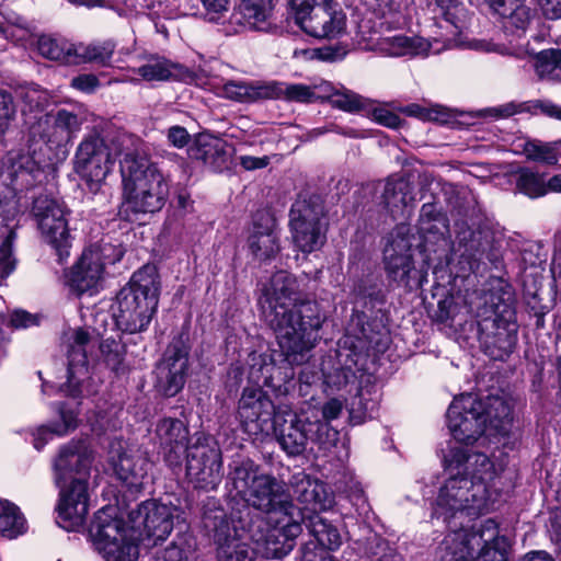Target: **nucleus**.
Segmentation results:
<instances>
[{
  "label": "nucleus",
  "mask_w": 561,
  "mask_h": 561,
  "mask_svg": "<svg viewBox=\"0 0 561 561\" xmlns=\"http://www.w3.org/2000/svg\"><path fill=\"white\" fill-rule=\"evenodd\" d=\"M512 408L500 396L455 398L446 412V423L455 443L448 444L443 468L448 476L440 488L432 518L442 519L448 527L458 513L480 515L493 505L492 485L496 477L493 461L483 453L469 447L488 428L497 434L512 425Z\"/></svg>",
  "instance_id": "obj_1"
},
{
  "label": "nucleus",
  "mask_w": 561,
  "mask_h": 561,
  "mask_svg": "<svg viewBox=\"0 0 561 561\" xmlns=\"http://www.w3.org/2000/svg\"><path fill=\"white\" fill-rule=\"evenodd\" d=\"M184 512L156 499L142 501L128 513V520L118 516L117 510L106 505L99 510L88 528L95 550L105 561H136L139 541H164L172 530L187 524Z\"/></svg>",
  "instance_id": "obj_2"
},
{
  "label": "nucleus",
  "mask_w": 561,
  "mask_h": 561,
  "mask_svg": "<svg viewBox=\"0 0 561 561\" xmlns=\"http://www.w3.org/2000/svg\"><path fill=\"white\" fill-rule=\"evenodd\" d=\"M257 306L273 332L320 335L325 320L316 300L302 298L297 277L283 270L276 271L262 285Z\"/></svg>",
  "instance_id": "obj_3"
},
{
  "label": "nucleus",
  "mask_w": 561,
  "mask_h": 561,
  "mask_svg": "<svg viewBox=\"0 0 561 561\" xmlns=\"http://www.w3.org/2000/svg\"><path fill=\"white\" fill-rule=\"evenodd\" d=\"M420 243L417 248L423 255V265L414 266L412 248L407 240H401L397 247L386 249L383 264L389 282L396 283L409 290L423 287L427 283V268L432 253L444 249L450 238L449 219L438 203L422 205L416 224Z\"/></svg>",
  "instance_id": "obj_4"
},
{
  "label": "nucleus",
  "mask_w": 561,
  "mask_h": 561,
  "mask_svg": "<svg viewBox=\"0 0 561 561\" xmlns=\"http://www.w3.org/2000/svg\"><path fill=\"white\" fill-rule=\"evenodd\" d=\"M478 339L483 353L493 360H506L518 341L516 296L503 279L483 289L476 306Z\"/></svg>",
  "instance_id": "obj_5"
},
{
  "label": "nucleus",
  "mask_w": 561,
  "mask_h": 561,
  "mask_svg": "<svg viewBox=\"0 0 561 561\" xmlns=\"http://www.w3.org/2000/svg\"><path fill=\"white\" fill-rule=\"evenodd\" d=\"M122 194L117 215L121 220L141 224L160 213L170 196V180L157 162L127 153L121 161Z\"/></svg>",
  "instance_id": "obj_6"
},
{
  "label": "nucleus",
  "mask_w": 561,
  "mask_h": 561,
  "mask_svg": "<svg viewBox=\"0 0 561 561\" xmlns=\"http://www.w3.org/2000/svg\"><path fill=\"white\" fill-rule=\"evenodd\" d=\"M278 350L249 354V383L271 388L276 396H285L294 388L295 367L308 362L311 350L321 339L314 334L274 332Z\"/></svg>",
  "instance_id": "obj_7"
},
{
  "label": "nucleus",
  "mask_w": 561,
  "mask_h": 561,
  "mask_svg": "<svg viewBox=\"0 0 561 561\" xmlns=\"http://www.w3.org/2000/svg\"><path fill=\"white\" fill-rule=\"evenodd\" d=\"M93 458L79 443L62 446L55 461L58 471L59 499L56 505V524L77 531L89 514V478Z\"/></svg>",
  "instance_id": "obj_8"
},
{
  "label": "nucleus",
  "mask_w": 561,
  "mask_h": 561,
  "mask_svg": "<svg viewBox=\"0 0 561 561\" xmlns=\"http://www.w3.org/2000/svg\"><path fill=\"white\" fill-rule=\"evenodd\" d=\"M354 308L347 331L365 337L376 351H383L389 343V311L386 309L388 290L382 275L363 270L350 278Z\"/></svg>",
  "instance_id": "obj_9"
},
{
  "label": "nucleus",
  "mask_w": 561,
  "mask_h": 561,
  "mask_svg": "<svg viewBox=\"0 0 561 561\" xmlns=\"http://www.w3.org/2000/svg\"><path fill=\"white\" fill-rule=\"evenodd\" d=\"M161 289L158 267L151 263L139 267L116 294L111 325L127 334L146 332L158 312Z\"/></svg>",
  "instance_id": "obj_10"
},
{
  "label": "nucleus",
  "mask_w": 561,
  "mask_h": 561,
  "mask_svg": "<svg viewBox=\"0 0 561 561\" xmlns=\"http://www.w3.org/2000/svg\"><path fill=\"white\" fill-rule=\"evenodd\" d=\"M53 118V124L46 130L42 128V122L30 128L28 149L32 153L20 157L19 161L13 164L15 178H25L26 187L41 182L38 176L51 164L53 159L48 157V162L45 161L37 153V149L39 152L45 148L48 151L61 150L65 153L67 146L72 142L81 129L82 119L78 114L66 108L58 110Z\"/></svg>",
  "instance_id": "obj_11"
},
{
  "label": "nucleus",
  "mask_w": 561,
  "mask_h": 561,
  "mask_svg": "<svg viewBox=\"0 0 561 561\" xmlns=\"http://www.w3.org/2000/svg\"><path fill=\"white\" fill-rule=\"evenodd\" d=\"M271 433L288 456L304 454L309 442L321 449H330L340 439L339 431H332L325 422H312L288 404H278V412L268 427V435Z\"/></svg>",
  "instance_id": "obj_12"
},
{
  "label": "nucleus",
  "mask_w": 561,
  "mask_h": 561,
  "mask_svg": "<svg viewBox=\"0 0 561 561\" xmlns=\"http://www.w3.org/2000/svg\"><path fill=\"white\" fill-rule=\"evenodd\" d=\"M304 519L302 510H294L275 515L271 520L256 515L253 520H248L240 527L266 559L282 560L296 547L297 538L302 533Z\"/></svg>",
  "instance_id": "obj_13"
},
{
  "label": "nucleus",
  "mask_w": 561,
  "mask_h": 561,
  "mask_svg": "<svg viewBox=\"0 0 561 561\" xmlns=\"http://www.w3.org/2000/svg\"><path fill=\"white\" fill-rule=\"evenodd\" d=\"M458 538L443 561H510L511 542L500 535L499 524L493 518L461 527Z\"/></svg>",
  "instance_id": "obj_14"
},
{
  "label": "nucleus",
  "mask_w": 561,
  "mask_h": 561,
  "mask_svg": "<svg viewBox=\"0 0 561 561\" xmlns=\"http://www.w3.org/2000/svg\"><path fill=\"white\" fill-rule=\"evenodd\" d=\"M192 341L188 327H182L164 348L152 370V386L157 394L171 399L181 393L191 370Z\"/></svg>",
  "instance_id": "obj_15"
},
{
  "label": "nucleus",
  "mask_w": 561,
  "mask_h": 561,
  "mask_svg": "<svg viewBox=\"0 0 561 561\" xmlns=\"http://www.w3.org/2000/svg\"><path fill=\"white\" fill-rule=\"evenodd\" d=\"M185 476L194 490H217L222 477V453L216 438L209 433L195 432L193 442L184 454Z\"/></svg>",
  "instance_id": "obj_16"
},
{
  "label": "nucleus",
  "mask_w": 561,
  "mask_h": 561,
  "mask_svg": "<svg viewBox=\"0 0 561 561\" xmlns=\"http://www.w3.org/2000/svg\"><path fill=\"white\" fill-rule=\"evenodd\" d=\"M295 24L319 39L340 37L346 30V14L334 0H288Z\"/></svg>",
  "instance_id": "obj_17"
},
{
  "label": "nucleus",
  "mask_w": 561,
  "mask_h": 561,
  "mask_svg": "<svg viewBox=\"0 0 561 561\" xmlns=\"http://www.w3.org/2000/svg\"><path fill=\"white\" fill-rule=\"evenodd\" d=\"M251 508L274 516L294 510H301L294 503L286 483L266 470L256 480V484L245 502L234 501L231 504V510L240 525L253 520L256 515H261L260 513H252Z\"/></svg>",
  "instance_id": "obj_18"
},
{
  "label": "nucleus",
  "mask_w": 561,
  "mask_h": 561,
  "mask_svg": "<svg viewBox=\"0 0 561 561\" xmlns=\"http://www.w3.org/2000/svg\"><path fill=\"white\" fill-rule=\"evenodd\" d=\"M70 213L64 203L47 195H39L32 203V214L42 238L53 249L60 264L69 257L72 247L68 220Z\"/></svg>",
  "instance_id": "obj_19"
},
{
  "label": "nucleus",
  "mask_w": 561,
  "mask_h": 561,
  "mask_svg": "<svg viewBox=\"0 0 561 561\" xmlns=\"http://www.w3.org/2000/svg\"><path fill=\"white\" fill-rule=\"evenodd\" d=\"M278 412V405L274 403L262 386L253 383L242 389L237 403L234 417L238 421L237 431L247 437L243 440L264 442L268 436V427Z\"/></svg>",
  "instance_id": "obj_20"
},
{
  "label": "nucleus",
  "mask_w": 561,
  "mask_h": 561,
  "mask_svg": "<svg viewBox=\"0 0 561 561\" xmlns=\"http://www.w3.org/2000/svg\"><path fill=\"white\" fill-rule=\"evenodd\" d=\"M374 346L365 337L353 333L344 335L339 341L335 360H329L321 366L322 382L327 389L339 391L354 383L357 371L364 369L367 352Z\"/></svg>",
  "instance_id": "obj_21"
},
{
  "label": "nucleus",
  "mask_w": 561,
  "mask_h": 561,
  "mask_svg": "<svg viewBox=\"0 0 561 561\" xmlns=\"http://www.w3.org/2000/svg\"><path fill=\"white\" fill-rule=\"evenodd\" d=\"M165 136L171 146L178 149L186 147L188 158L211 172L220 173L227 169V142L210 133L201 131L192 137L185 127L173 125L167 129Z\"/></svg>",
  "instance_id": "obj_22"
},
{
  "label": "nucleus",
  "mask_w": 561,
  "mask_h": 561,
  "mask_svg": "<svg viewBox=\"0 0 561 561\" xmlns=\"http://www.w3.org/2000/svg\"><path fill=\"white\" fill-rule=\"evenodd\" d=\"M113 163L111 148L101 134L93 129L83 137L76 150L73 171L91 192H96L111 172Z\"/></svg>",
  "instance_id": "obj_23"
},
{
  "label": "nucleus",
  "mask_w": 561,
  "mask_h": 561,
  "mask_svg": "<svg viewBox=\"0 0 561 561\" xmlns=\"http://www.w3.org/2000/svg\"><path fill=\"white\" fill-rule=\"evenodd\" d=\"M239 529L242 530L233 511L230 508V513H228L220 499L207 496L203 501L199 533L203 538L216 547V551L238 540L240 538Z\"/></svg>",
  "instance_id": "obj_24"
},
{
  "label": "nucleus",
  "mask_w": 561,
  "mask_h": 561,
  "mask_svg": "<svg viewBox=\"0 0 561 561\" xmlns=\"http://www.w3.org/2000/svg\"><path fill=\"white\" fill-rule=\"evenodd\" d=\"M154 435L164 465L175 474L182 472L184 454L193 442L188 424L178 417L163 416L156 424Z\"/></svg>",
  "instance_id": "obj_25"
},
{
  "label": "nucleus",
  "mask_w": 561,
  "mask_h": 561,
  "mask_svg": "<svg viewBox=\"0 0 561 561\" xmlns=\"http://www.w3.org/2000/svg\"><path fill=\"white\" fill-rule=\"evenodd\" d=\"M247 248L253 261L270 264L282 250L280 229L275 215L268 209H257L252 215Z\"/></svg>",
  "instance_id": "obj_26"
},
{
  "label": "nucleus",
  "mask_w": 561,
  "mask_h": 561,
  "mask_svg": "<svg viewBox=\"0 0 561 561\" xmlns=\"http://www.w3.org/2000/svg\"><path fill=\"white\" fill-rule=\"evenodd\" d=\"M104 264L99 262L92 248L84 249L78 261L65 272V284L76 298L94 296L101 287Z\"/></svg>",
  "instance_id": "obj_27"
},
{
  "label": "nucleus",
  "mask_w": 561,
  "mask_h": 561,
  "mask_svg": "<svg viewBox=\"0 0 561 561\" xmlns=\"http://www.w3.org/2000/svg\"><path fill=\"white\" fill-rule=\"evenodd\" d=\"M96 327L93 328V333L99 337V351L103 364L116 377L124 375L127 371L126 355L127 345L123 342V334L115 325L111 327V334H108V320L107 314H101L95 318Z\"/></svg>",
  "instance_id": "obj_28"
},
{
  "label": "nucleus",
  "mask_w": 561,
  "mask_h": 561,
  "mask_svg": "<svg viewBox=\"0 0 561 561\" xmlns=\"http://www.w3.org/2000/svg\"><path fill=\"white\" fill-rule=\"evenodd\" d=\"M456 237L453 247L468 262H480L489 259V252L494 241L492 230L486 225H469L457 221Z\"/></svg>",
  "instance_id": "obj_29"
},
{
  "label": "nucleus",
  "mask_w": 561,
  "mask_h": 561,
  "mask_svg": "<svg viewBox=\"0 0 561 561\" xmlns=\"http://www.w3.org/2000/svg\"><path fill=\"white\" fill-rule=\"evenodd\" d=\"M228 478L231 481L234 494L230 496L228 506L231 508L232 502H245L259 477H262L265 469L247 456L238 455L228 465Z\"/></svg>",
  "instance_id": "obj_30"
},
{
  "label": "nucleus",
  "mask_w": 561,
  "mask_h": 561,
  "mask_svg": "<svg viewBox=\"0 0 561 561\" xmlns=\"http://www.w3.org/2000/svg\"><path fill=\"white\" fill-rule=\"evenodd\" d=\"M111 466L126 493L136 495L141 492L148 479V461L144 457L122 451L112 457Z\"/></svg>",
  "instance_id": "obj_31"
},
{
  "label": "nucleus",
  "mask_w": 561,
  "mask_h": 561,
  "mask_svg": "<svg viewBox=\"0 0 561 561\" xmlns=\"http://www.w3.org/2000/svg\"><path fill=\"white\" fill-rule=\"evenodd\" d=\"M274 9V0H237L230 23L248 27L251 31L266 32L271 27L270 20Z\"/></svg>",
  "instance_id": "obj_32"
},
{
  "label": "nucleus",
  "mask_w": 561,
  "mask_h": 561,
  "mask_svg": "<svg viewBox=\"0 0 561 561\" xmlns=\"http://www.w3.org/2000/svg\"><path fill=\"white\" fill-rule=\"evenodd\" d=\"M298 501L307 510L317 512L328 511L335 503V495L331 486L319 479L306 477L296 488Z\"/></svg>",
  "instance_id": "obj_33"
},
{
  "label": "nucleus",
  "mask_w": 561,
  "mask_h": 561,
  "mask_svg": "<svg viewBox=\"0 0 561 561\" xmlns=\"http://www.w3.org/2000/svg\"><path fill=\"white\" fill-rule=\"evenodd\" d=\"M67 359V380L60 386V391L67 397L80 400L82 398V383L89 373L85 348L69 346Z\"/></svg>",
  "instance_id": "obj_34"
},
{
  "label": "nucleus",
  "mask_w": 561,
  "mask_h": 561,
  "mask_svg": "<svg viewBox=\"0 0 561 561\" xmlns=\"http://www.w3.org/2000/svg\"><path fill=\"white\" fill-rule=\"evenodd\" d=\"M325 215L324 199L320 194L299 196L290 206L288 226L322 222Z\"/></svg>",
  "instance_id": "obj_35"
},
{
  "label": "nucleus",
  "mask_w": 561,
  "mask_h": 561,
  "mask_svg": "<svg viewBox=\"0 0 561 561\" xmlns=\"http://www.w3.org/2000/svg\"><path fill=\"white\" fill-rule=\"evenodd\" d=\"M294 247L304 254L319 251L327 241L323 222L288 226Z\"/></svg>",
  "instance_id": "obj_36"
},
{
  "label": "nucleus",
  "mask_w": 561,
  "mask_h": 561,
  "mask_svg": "<svg viewBox=\"0 0 561 561\" xmlns=\"http://www.w3.org/2000/svg\"><path fill=\"white\" fill-rule=\"evenodd\" d=\"M515 190L531 198H539L548 194L546 173L536 168L517 165L511 171Z\"/></svg>",
  "instance_id": "obj_37"
},
{
  "label": "nucleus",
  "mask_w": 561,
  "mask_h": 561,
  "mask_svg": "<svg viewBox=\"0 0 561 561\" xmlns=\"http://www.w3.org/2000/svg\"><path fill=\"white\" fill-rule=\"evenodd\" d=\"M116 43L112 39L91 44H75L73 65L94 64L100 67H111L115 54Z\"/></svg>",
  "instance_id": "obj_38"
},
{
  "label": "nucleus",
  "mask_w": 561,
  "mask_h": 561,
  "mask_svg": "<svg viewBox=\"0 0 561 561\" xmlns=\"http://www.w3.org/2000/svg\"><path fill=\"white\" fill-rule=\"evenodd\" d=\"M28 524L20 507L9 500H0V536L13 540L27 533Z\"/></svg>",
  "instance_id": "obj_39"
},
{
  "label": "nucleus",
  "mask_w": 561,
  "mask_h": 561,
  "mask_svg": "<svg viewBox=\"0 0 561 561\" xmlns=\"http://www.w3.org/2000/svg\"><path fill=\"white\" fill-rule=\"evenodd\" d=\"M196 539L190 530L188 524H183L175 537L157 554L156 561H188L190 554L195 550Z\"/></svg>",
  "instance_id": "obj_40"
},
{
  "label": "nucleus",
  "mask_w": 561,
  "mask_h": 561,
  "mask_svg": "<svg viewBox=\"0 0 561 561\" xmlns=\"http://www.w3.org/2000/svg\"><path fill=\"white\" fill-rule=\"evenodd\" d=\"M37 53L49 60L60 61L66 65H73L75 43L65 38L54 37L51 35L42 34L36 42Z\"/></svg>",
  "instance_id": "obj_41"
},
{
  "label": "nucleus",
  "mask_w": 561,
  "mask_h": 561,
  "mask_svg": "<svg viewBox=\"0 0 561 561\" xmlns=\"http://www.w3.org/2000/svg\"><path fill=\"white\" fill-rule=\"evenodd\" d=\"M188 69L179 62H172L167 58H156V62L141 65L137 75L146 81H168L186 73Z\"/></svg>",
  "instance_id": "obj_42"
},
{
  "label": "nucleus",
  "mask_w": 561,
  "mask_h": 561,
  "mask_svg": "<svg viewBox=\"0 0 561 561\" xmlns=\"http://www.w3.org/2000/svg\"><path fill=\"white\" fill-rule=\"evenodd\" d=\"M511 5L499 21L502 23L505 33L510 35L524 33L531 20V9L526 5L525 0H515L514 4Z\"/></svg>",
  "instance_id": "obj_43"
},
{
  "label": "nucleus",
  "mask_w": 561,
  "mask_h": 561,
  "mask_svg": "<svg viewBox=\"0 0 561 561\" xmlns=\"http://www.w3.org/2000/svg\"><path fill=\"white\" fill-rule=\"evenodd\" d=\"M397 111L405 116L416 118L421 122L448 124L451 118L449 110L442 105L426 107L419 103H409L407 105L399 106Z\"/></svg>",
  "instance_id": "obj_44"
},
{
  "label": "nucleus",
  "mask_w": 561,
  "mask_h": 561,
  "mask_svg": "<svg viewBox=\"0 0 561 561\" xmlns=\"http://www.w3.org/2000/svg\"><path fill=\"white\" fill-rule=\"evenodd\" d=\"M389 45L396 56L419 55L427 56L432 44L422 36L394 35L389 39Z\"/></svg>",
  "instance_id": "obj_45"
},
{
  "label": "nucleus",
  "mask_w": 561,
  "mask_h": 561,
  "mask_svg": "<svg viewBox=\"0 0 561 561\" xmlns=\"http://www.w3.org/2000/svg\"><path fill=\"white\" fill-rule=\"evenodd\" d=\"M410 193L409 183L402 178L389 176L381 193L380 203L388 210L393 213L394 208L407 206V197Z\"/></svg>",
  "instance_id": "obj_46"
},
{
  "label": "nucleus",
  "mask_w": 561,
  "mask_h": 561,
  "mask_svg": "<svg viewBox=\"0 0 561 561\" xmlns=\"http://www.w3.org/2000/svg\"><path fill=\"white\" fill-rule=\"evenodd\" d=\"M55 410L59 416V421L53 422L55 425L56 436L62 437L76 431L79 426V414L81 402L70 403L59 401L55 404Z\"/></svg>",
  "instance_id": "obj_47"
},
{
  "label": "nucleus",
  "mask_w": 561,
  "mask_h": 561,
  "mask_svg": "<svg viewBox=\"0 0 561 561\" xmlns=\"http://www.w3.org/2000/svg\"><path fill=\"white\" fill-rule=\"evenodd\" d=\"M312 542L319 543L331 551H336L342 545L340 530L330 520L318 517L311 524Z\"/></svg>",
  "instance_id": "obj_48"
},
{
  "label": "nucleus",
  "mask_w": 561,
  "mask_h": 561,
  "mask_svg": "<svg viewBox=\"0 0 561 561\" xmlns=\"http://www.w3.org/2000/svg\"><path fill=\"white\" fill-rule=\"evenodd\" d=\"M523 152L527 160L546 165H556L559 161L558 149L552 142L530 139L525 141Z\"/></svg>",
  "instance_id": "obj_49"
},
{
  "label": "nucleus",
  "mask_w": 561,
  "mask_h": 561,
  "mask_svg": "<svg viewBox=\"0 0 561 561\" xmlns=\"http://www.w3.org/2000/svg\"><path fill=\"white\" fill-rule=\"evenodd\" d=\"M366 551L370 561H404L397 545L381 536H375L368 542Z\"/></svg>",
  "instance_id": "obj_50"
},
{
  "label": "nucleus",
  "mask_w": 561,
  "mask_h": 561,
  "mask_svg": "<svg viewBox=\"0 0 561 561\" xmlns=\"http://www.w3.org/2000/svg\"><path fill=\"white\" fill-rule=\"evenodd\" d=\"M432 298H438L436 309L433 310L431 314L432 319L437 323H447L448 320H453V311L456 308L453 293L445 287H438L436 291L432 294Z\"/></svg>",
  "instance_id": "obj_51"
},
{
  "label": "nucleus",
  "mask_w": 561,
  "mask_h": 561,
  "mask_svg": "<svg viewBox=\"0 0 561 561\" xmlns=\"http://www.w3.org/2000/svg\"><path fill=\"white\" fill-rule=\"evenodd\" d=\"M218 561H256V552L240 538L216 551Z\"/></svg>",
  "instance_id": "obj_52"
},
{
  "label": "nucleus",
  "mask_w": 561,
  "mask_h": 561,
  "mask_svg": "<svg viewBox=\"0 0 561 561\" xmlns=\"http://www.w3.org/2000/svg\"><path fill=\"white\" fill-rule=\"evenodd\" d=\"M329 102L334 108L346 113H360L366 110V100L351 90L335 91Z\"/></svg>",
  "instance_id": "obj_53"
},
{
  "label": "nucleus",
  "mask_w": 561,
  "mask_h": 561,
  "mask_svg": "<svg viewBox=\"0 0 561 561\" xmlns=\"http://www.w3.org/2000/svg\"><path fill=\"white\" fill-rule=\"evenodd\" d=\"M284 85L285 82L279 81L249 82V103L262 100H280L282 87Z\"/></svg>",
  "instance_id": "obj_54"
},
{
  "label": "nucleus",
  "mask_w": 561,
  "mask_h": 561,
  "mask_svg": "<svg viewBox=\"0 0 561 561\" xmlns=\"http://www.w3.org/2000/svg\"><path fill=\"white\" fill-rule=\"evenodd\" d=\"M15 233L11 231L0 244V284L15 270L16 260L13 256V240Z\"/></svg>",
  "instance_id": "obj_55"
},
{
  "label": "nucleus",
  "mask_w": 561,
  "mask_h": 561,
  "mask_svg": "<svg viewBox=\"0 0 561 561\" xmlns=\"http://www.w3.org/2000/svg\"><path fill=\"white\" fill-rule=\"evenodd\" d=\"M535 69L541 77L553 72L556 69L561 70V49L549 48L537 53L535 56Z\"/></svg>",
  "instance_id": "obj_56"
},
{
  "label": "nucleus",
  "mask_w": 561,
  "mask_h": 561,
  "mask_svg": "<svg viewBox=\"0 0 561 561\" xmlns=\"http://www.w3.org/2000/svg\"><path fill=\"white\" fill-rule=\"evenodd\" d=\"M282 99L288 102L310 104L316 102L319 96L309 85L302 83H285V85L282 87Z\"/></svg>",
  "instance_id": "obj_57"
},
{
  "label": "nucleus",
  "mask_w": 561,
  "mask_h": 561,
  "mask_svg": "<svg viewBox=\"0 0 561 561\" xmlns=\"http://www.w3.org/2000/svg\"><path fill=\"white\" fill-rule=\"evenodd\" d=\"M528 101L516 103L514 101L502 104L496 107H486L479 112L481 117H491L494 119L508 118L519 113H528L529 105Z\"/></svg>",
  "instance_id": "obj_58"
},
{
  "label": "nucleus",
  "mask_w": 561,
  "mask_h": 561,
  "mask_svg": "<svg viewBox=\"0 0 561 561\" xmlns=\"http://www.w3.org/2000/svg\"><path fill=\"white\" fill-rule=\"evenodd\" d=\"M93 252L98 255L99 262L106 265H114L117 262L122 261L125 255V249L122 243L112 244L111 242H105L102 240L95 249H92Z\"/></svg>",
  "instance_id": "obj_59"
},
{
  "label": "nucleus",
  "mask_w": 561,
  "mask_h": 561,
  "mask_svg": "<svg viewBox=\"0 0 561 561\" xmlns=\"http://www.w3.org/2000/svg\"><path fill=\"white\" fill-rule=\"evenodd\" d=\"M363 270H371L366 259V250L363 245H351L347 259V273L350 278L360 275Z\"/></svg>",
  "instance_id": "obj_60"
},
{
  "label": "nucleus",
  "mask_w": 561,
  "mask_h": 561,
  "mask_svg": "<svg viewBox=\"0 0 561 561\" xmlns=\"http://www.w3.org/2000/svg\"><path fill=\"white\" fill-rule=\"evenodd\" d=\"M371 117L379 125L391 129H401L407 125V121L401 118L398 113L385 107L373 108Z\"/></svg>",
  "instance_id": "obj_61"
},
{
  "label": "nucleus",
  "mask_w": 561,
  "mask_h": 561,
  "mask_svg": "<svg viewBox=\"0 0 561 561\" xmlns=\"http://www.w3.org/2000/svg\"><path fill=\"white\" fill-rule=\"evenodd\" d=\"M331 550L309 540L300 547L301 561H335Z\"/></svg>",
  "instance_id": "obj_62"
},
{
  "label": "nucleus",
  "mask_w": 561,
  "mask_h": 561,
  "mask_svg": "<svg viewBox=\"0 0 561 561\" xmlns=\"http://www.w3.org/2000/svg\"><path fill=\"white\" fill-rule=\"evenodd\" d=\"M170 206L173 207L181 217L193 211L194 201L192 199L191 193L186 186H178L175 188Z\"/></svg>",
  "instance_id": "obj_63"
},
{
  "label": "nucleus",
  "mask_w": 561,
  "mask_h": 561,
  "mask_svg": "<svg viewBox=\"0 0 561 561\" xmlns=\"http://www.w3.org/2000/svg\"><path fill=\"white\" fill-rule=\"evenodd\" d=\"M369 400H365L362 394L355 396L350 403L348 414H350V423L352 425H360L366 422L368 417H371L368 414V404Z\"/></svg>",
  "instance_id": "obj_64"
}]
</instances>
